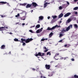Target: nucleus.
<instances>
[{"instance_id":"nucleus-1","label":"nucleus","mask_w":78,"mask_h":78,"mask_svg":"<svg viewBox=\"0 0 78 78\" xmlns=\"http://www.w3.org/2000/svg\"><path fill=\"white\" fill-rule=\"evenodd\" d=\"M33 39L32 38H28L27 39H26V41H25V42L27 43H29V42L32 41H33Z\"/></svg>"},{"instance_id":"nucleus-2","label":"nucleus","mask_w":78,"mask_h":78,"mask_svg":"<svg viewBox=\"0 0 78 78\" xmlns=\"http://www.w3.org/2000/svg\"><path fill=\"white\" fill-rule=\"evenodd\" d=\"M45 55L44 53H42L41 52H38V54H36L35 55L36 56H44Z\"/></svg>"},{"instance_id":"nucleus-3","label":"nucleus","mask_w":78,"mask_h":78,"mask_svg":"<svg viewBox=\"0 0 78 78\" xmlns=\"http://www.w3.org/2000/svg\"><path fill=\"white\" fill-rule=\"evenodd\" d=\"M59 55V53H56L55 55V56L54 57V58L55 60H58L59 58H58V55Z\"/></svg>"},{"instance_id":"nucleus-4","label":"nucleus","mask_w":78,"mask_h":78,"mask_svg":"<svg viewBox=\"0 0 78 78\" xmlns=\"http://www.w3.org/2000/svg\"><path fill=\"white\" fill-rule=\"evenodd\" d=\"M45 67L47 70H49L50 68V65L46 64L45 65Z\"/></svg>"},{"instance_id":"nucleus-5","label":"nucleus","mask_w":78,"mask_h":78,"mask_svg":"<svg viewBox=\"0 0 78 78\" xmlns=\"http://www.w3.org/2000/svg\"><path fill=\"white\" fill-rule=\"evenodd\" d=\"M55 29V27H53L51 28L48 27V28L47 29V30H48V31H51V30H53Z\"/></svg>"},{"instance_id":"nucleus-6","label":"nucleus","mask_w":78,"mask_h":78,"mask_svg":"<svg viewBox=\"0 0 78 78\" xmlns=\"http://www.w3.org/2000/svg\"><path fill=\"white\" fill-rule=\"evenodd\" d=\"M5 28H6V29H8V27H0V31H3V30H4Z\"/></svg>"},{"instance_id":"nucleus-7","label":"nucleus","mask_w":78,"mask_h":78,"mask_svg":"<svg viewBox=\"0 0 78 78\" xmlns=\"http://www.w3.org/2000/svg\"><path fill=\"white\" fill-rule=\"evenodd\" d=\"M0 3H2V4H6V3H7V5L8 6H10V5L9 4V3L6 2H0Z\"/></svg>"},{"instance_id":"nucleus-8","label":"nucleus","mask_w":78,"mask_h":78,"mask_svg":"<svg viewBox=\"0 0 78 78\" xmlns=\"http://www.w3.org/2000/svg\"><path fill=\"white\" fill-rule=\"evenodd\" d=\"M33 5L34 7H36L37 6V4L36 2H33L32 3V5Z\"/></svg>"},{"instance_id":"nucleus-9","label":"nucleus","mask_w":78,"mask_h":78,"mask_svg":"<svg viewBox=\"0 0 78 78\" xmlns=\"http://www.w3.org/2000/svg\"><path fill=\"white\" fill-rule=\"evenodd\" d=\"M71 14V13L70 12H68L66 14L64 15V17H68V16H69Z\"/></svg>"},{"instance_id":"nucleus-10","label":"nucleus","mask_w":78,"mask_h":78,"mask_svg":"<svg viewBox=\"0 0 78 78\" xmlns=\"http://www.w3.org/2000/svg\"><path fill=\"white\" fill-rule=\"evenodd\" d=\"M32 6V4H28L26 6V8H30Z\"/></svg>"},{"instance_id":"nucleus-11","label":"nucleus","mask_w":78,"mask_h":78,"mask_svg":"<svg viewBox=\"0 0 78 78\" xmlns=\"http://www.w3.org/2000/svg\"><path fill=\"white\" fill-rule=\"evenodd\" d=\"M44 19V16H40L39 17V20H42Z\"/></svg>"},{"instance_id":"nucleus-12","label":"nucleus","mask_w":78,"mask_h":78,"mask_svg":"<svg viewBox=\"0 0 78 78\" xmlns=\"http://www.w3.org/2000/svg\"><path fill=\"white\" fill-rule=\"evenodd\" d=\"M65 35V34L62 33H61V32H60L59 35V37H62V36H64Z\"/></svg>"},{"instance_id":"nucleus-13","label":"nucleus","mask_w":78,"mask_h":78,"mask_svg":"<svg viewBox=\"0 0 78 78\" xmlns=\"http://www.w3.org/2000/svg\"><path fill=\"white\" fill-rule=\"evenodd\" d=\"M57 20H56V19H53L51 20L50 23H54V22H56V21Z\"/></svg>"},{"instance_id":"nucleus-14","label":"nucleus","mask_w":78,"mask_h":78,"mask_svg":"<svg viewBox=\"0 0 78 78\" xmlns=\"http://www.w3.org/2000/svg\"><path fill=\"white\" fill-rule=\"evenodd\" d=\"M70 19H71V20H76V18L75 17H74L73 16H71L70 17Z\"/></svg>"},{"instance_id":"nucleus-15","label":"nucleus","mask_w":78,"mask_h":78,"mask_svg":"<svg viewBox=\"0 0 78 78\" xmlns=\"http://www.w3.org/2000/svg\"><path fill=\"white\" fill-rule=\"evenodd\" d=\"M66 32V30H65L64 28H63V29L60 32L61 33H65Z\"/></svg>"},{"instance_id":"nucleus-16","label":"nucleus","mask_w":78,"mask_h":78,"mask_svg":"<svg viewBox=\"0 0 78 78\" xmlns=\"http://www.w3.org/2000/svg\"><path fill=\"white\" fill-rule=\"evenodd\" d=\"M72 20V19L69 18V19H68L67 21H66V23H69L70 22H71Z\"/></svg>"},{"instance_id":"nucleus-17","label":"nucleus","mask_w":78,"mask_h":78,"mask_svg":"<svg viewBox=\"0 0 78 78\" xmlns=\"http://www.w3.org/2000/svg\"><path fill=\"white\" fill-rule=\"evenodd\" d=\"M1 49H5V45H2L1 47Z\"/></svg>"},{"instance_id":"nucleus-18","label":"nucleus","mask_w":78,"mask_h":78,"mask_svg":"<svg viewBox=\"0 0 78 78\" xmlns=\"http://www.w3.org/2000/svg\"><path fill=\"white\" fill-rule=\"evenodd\" d=\"M70 45L69 44H65L64 45V47H67V48H68V47H70Z\"/></svg>"},{"instance_id":"nucleus-19","label":"nucleus","mask_w":78,"mask_h":78,"mask_svg":"<svg viewBox=\"0 0 78 78\" xmlns=\"http://www.w3.org/2000/svg\"><path fill=\"white\" fill-rule=\"evenodd\" d=\"M64 16V14H63V13H61L60 14L59 16V18H61Z\"/></svg>"},{"instance_id":"nucleus-20","label":"nucleus","mask_w":78,"mask_h":78,"mask_svg":"<svg viewBox=\"0 0 78 78\" xmlns=\"http://www.w3.org/2000/svg\"><path fill=\"white\" fill-rule=\"evenodd\" d=\"M27 3H24L23 4H20V6H26Z\"/></svg>"},{"instance_id":"nucleus-21","label":"nucleus","mask_w":78,"mask_h":78,"mask_svg":"<svg viewBox=\"0 0 78 78\" xmlns=\"http://www.w3.org/2000/svg\"><path fill=\"white\" fill-rule=\"evenodd\" d=\"M21 40L22 41L21 43H22L23 42V41H24V42H25V41H26V39L23 38H21Z\"/></svg>"},{"instance_id":"nucleus-22","label":"nucleus","mask_w":78,"mask_h":78,"mask_svg":"<svg viewBox=\"0 0 78 78\" xmlns=\"http://www.w3.org/2000/svg\"><path fill=\"white\" fill-rule=\"evenodd\" d=\"M47 5H48V3L47 2L45 3L44 4V8H46V7H47Z\"/></svg>"},{"instance_id":"nucleus-23","label":"nucleus","mask_w":78,"mask_h":78,"mask_svg":"<svg viewBox=\"0 0 78 78\" xmlns=\"http://www.w3.org/2000/svg\"><path fill=\"white\" fill-rule=\"evenodd\" d=\"M53 75V74L51 73H49V74L48 76H51Z\"/></svg>"},{"instance_id":"nucleus-24","label":"nucleus","mask_w":78,"mask_h":78,"mask_svg":"<svg viewBox=\"0 0 78 78\" xmlns=\"http://www.w3.org/2000/svg\"><path fill=\"white\" fill-rule=\"evenodd\" d=\"M52 17H53V19H56V18H57V16H52Z\"/></svg>"},{"instance_id":"nucleus-25","label":"nucleus","mask_w":78,"mask_h":78,"mask_svg":"<svg viewBox=\"0 0 78 78\" xmlns=\"http://www.w3.org/2000/svg\"><path fill=\"white\" fill-rule=\"evenodd\" d=\"M40 27V25L38 24L36 26V28H39Z\"/></svg>"},{"instance_id":"nucleus-26","label":"nucleus","mask_w":78,"mask_h":78,"mask_svg":"<svg viewBox=\"0 0 78 78\" xmlns=\"http://www.w3.org/2000/svg\"><path fill=\"white\" fill-rule=\"evenodd\" d=\"M75 28H78V25L77 24H75L74 25Z\"/></svg>"},{"instance_id":"nucleus-27","label":"nucleus","mask_w":78,"mask_h":78,"mask_svg":"<svg viewBox=\"0 0 78 78\" xmlns=\"http://www.w3.org/2000/svg\"><path fill=\"white\" fill-rule=\"evenodd\" d=\"M53 33L51 32L49 34V37H51L52 36V35H53Z\"/></svg>"},{"instance_id":"nucleus-28","label":"nucleus","mask_w":78,"mask_h":78,"mask_svg":"<svg viewBox=\"0 0 78 78\" xmlns=\"http://www.w3.org/2000/svg\"><path fill=\"white\" fill-rule=\"evenodd\" d=\"M62 7L63 8H66L67 7V5L66 4H64L63 5Z\"/></svg>"},{"instance_id":"nucleus-29","label":"nucleus","mask_w":78,"mask_h":78,"mask_svg":"<svg viewBox=\"0 0 78 78\" xmlns=\"http://www.w3.org/2000/svg\"><path fill=\"white\" fill-rule=\"evenodd\" d=\"M56 27H58V28L59 27H61V26H58V25H56L54 26V28H55Z\"/></svg>"},{"instance_id":"nucleus-30","label":"nucleus","mask_w":78,"mask_h":78,"mask_svg":"<svg viewBox=\"0 0 78 78\" xmlns=\"http://www.w3.org/2000/svg\"><path fill=\"white\" fill-rule=\"evenodd\" d=\"M69 30H70V28H69V27H68L66 29V31H68Z\"/></svg>"},{"instance_id":"nucleus-31","label":"nucleus","mask_w":78,"mask_h":78,"mask_svg":"<svg viewBox=\"0 0 78 78\" xmlns=\"http://www.w3.org/2000/svg\"><path fill=\"white\" fill-rule=\"evenodd\" d=\"M49 55V56H50V55H51V53H50V52H48L47 53V55Z\"/></svg>"},{"instance_id":"nucleus-32","label":"nucleus","mask_w":78,"mask_h":78,"mask_svg":"<svg viewBox=\"0 0 78 78\" xmlns=\"http://www.w3.org/2000/svg\"><path fill=\"white\" fill-rule=\"evenodd\" d=\"M77 9H78V7H75L73 9L74 10H77Z\"/></svg>"},{"instance_id":"nucleus-33","label":"nucleus","mask_w":78,"mask_h":78,"mask_svg":"<svg viewBox=\"0 0 78 78\" xmlns=\"http://www.w3.org/2000/svg\"><path fill=\"white\" fill-rule=\"evenodd\" d=\"M14 41H15L16 42H17V41H19V40H18V39H16V38L14 39Z\"/></svg>"},{"instance_id":"nucleus-34","label":"nucleus","mask_w":78,"mask_h":78,"mask_svg":"<svg viewBox=\"0 0 78 78\" xmlns=\"http://www.w3.org/2000/svg\"><path fill=\"white\" fill-rule=\"evenodd\" d=\"M21 20H25V18L24 17H22V18H21Z\"/></svg>"},{"instance_id":"nucleus-35","label":"nucleus","mask_w":78,"mask_h":78,"mask_svg":"<svg viewBox=\"0 0 78 78\" xmlns=\"http://www.w3.org/2000/svg\"><path fill=\"white\" fill-rule=\"evenodd\" d=\"M43 28L42 27L41 28V29H39L38 30H39L40 32H42V30H43Z\"/></svg>"},{"instance_id":"nucleus-36","label":"nucleus","mask_w":78,"mask_h":78,"mask_svg":"<svg viewBox=\"0 0 78 78\" xmlns=\"http://www.w3.org/2000/svg\"><path fill=\"white\" fill-rule=\"evenodd\" d=\"M74 76L75 78H78V76L76 75H74Z\"/></svg>"},{"instance_id":"nucleus-37","label":"nucleus","mask_w":78,"mask_h":78,"mask_svg":"<svg viewBox=\"0 0 78 78\" xmlns=\"http://www.w3.org/2000/svg\"><path fill=\"white\" fill-rule=\"evenodd\" d=\"M68 27H69L70 29V28H72V24H71Z\"/></svg>"},{"instance_id":"nucleus-38","label":"nucleus","mask_w":78,"mask_h":78,"mask_svg":"<svg viewBox=\"0 0 78 78\" xmlns=\"http://www.w3.org/2000/svg\"><path fill=\"white\" fill-rule=\"evenodd\" d=\"M36 33L38 34L39 33H40V32L39 31V30H37L36 32Z\"/></svg>"},{"instance_id":"nucleus-39","label":"nucleus","mask_w":78,"mask_h":78,"mask_svg":"<svg viewBox=\"0 0 78 78\" xmlns=\"http://www.w3.org/2000/svg\"><path fill=\"white\" fill-rule=\"evenodd\" d=\"M20 16V14L19 13H18L17 14V15H16L15 17H19V16Z\"/></svg>"},{"instance_id":"nucleus-40","label":"nucleus","mask_w":78,"mask_h":78,"mask_svg":"<svg viewBox=\"0 0 78 78\" xmlns=\"http://www.w3.org/2000/svg\"><path fill=\"white\" fill-rule=\"evenodd\" d=\"M59 9L61 10L62 9V7L61 6H60L59 7Z\"/></svg>"},{"instance_id":"nucleus-41","label":"nucleus","mask_w":78,"mask_h":78,"mask_svg":"<svg viewBox=\"0 0 78 78\" xmlns=\"http://www.w3.org/2000/svg\"><path fill=\"white\" fill-rule=\"evenodd\" d=\"M48 49H46V50H44V52H47V51H48Z\"/></svg>"},{"instance_id":"nucleus-42","label":"nucleus","mask_w":78,"mask_h":78,"mask_svg":"<svg viewBox=\"0 0 78 78\" xmlns=\"http://www.w3.org/2000/svg\"><path fill=\"white\" fill-rule=\"evenodd\" d=\"M64 60L67 59H68V57H65L64 58Z\"/></svg>"},{"instance_id":"nucleus-43","label":"nucleus","mask_w":78,"mask_h":78,"mask_svg":"<svg viewBox=\"0 0 78 78\" xmlns=\"http://www.w3.org/2000/svg\"><path fill=\"white\" fill-rule=\"evenodd\" d=\"M22 43H23V45H26V43H25L24 42H23Z\"/></svg>"},{"instance_id":"nucleus-44","label":"nucleus","mask_w":78,"mask_h":78,"mask_svg":"<svg viewBox=\"0 0 78 78\" xmlns=\"http://www.w3.org/2000/svg\"><path fill=\"white\" fill-rule=\"evenodd\" d=\"M62 42V40H61L58 41V42Z\"/></svg>"},{"instance_id":"nucleus-45","label":"nucleus","mask_w":78,"mask_h":78,"mask_svg":"<svg viewBox=\"0 0 78 78\" xmlns=\"http://www.w3.org/2000/svg\"><path fill=\"white\" fill-rule=\"evenodd\" d=\"M29 31L30 32V33H33V32L32 30H29Z\"/></svg>"},{"instance_id":"nucleus-46","label":"nucleus","mask_w":78,"mask_h":78,"mask_svg":"<svg viewBox=\"0 0 78 78\" xmlns=\"http://www.w3.org/2000/svg\"><path fill=\"white\" fill-rule=\"evenodd\" d=\"M45 41V39H42L41 40V41Z\"/></svg>"},{"instance_id":"nucleus-47","label":"nucleus","mask_w":78,"mask_h":78,"mask_svg":"<svg viewBox=\"0 0 78 78\" xmlns=\"http://www.w3.org/2000/svg\"><path fill=\"white\" fill-rule=\"evenodd\" d=\"M71 61H75V59H74V58H72Z\"/></svg>"},{"instance_id":"nucleus-48","label":"nucleus","mask_w":78,"mask_h":78,"mask_svg":"<svg viewBox=\"0 0 78 78\" xmlns=\"http://www.w3.org/2000/svg\"><path fill=\"white\" fill-rule=\"evenodd\" d=\"M1 17H5V16H3V15H1Z\"/></svg>"},{"instance_id":"nucleus-49","label":"nucleus","mask_w":78,"mask_h":78,"mask_svg":"<svg viewBox=\"0 0 78 78\" xmlns=\"http://www.w3.org/2000/svg\"><path fill=\"white\" fill-rule=\"evenodd\" d=\"M32 69L33 70V71H34L36 70L34 68H32Z\"/></svg>"},{"instance_id":"nucleus-50","label":"nucleus","mask_w":78,"mask_h":78,"mask_svg":"<svg viewBox=\"0 0 78 78\" xmlns=\"http://www.w3.org/2000/svg\"><path fill=\"white\" fill-rule=\"evenodd\" d=\"M40 21H41V20H39L38 21L37 23H40Z\"/></svg>"},{"instance_id":"nucleus-51","label":"nucleus","mask_w":78,"mask_h":78,"mask_svg":"<svg viewBox=\"0 0 78 78\" xmlns=\"http://www.w3.org/2000/svg\"><path fill=\"white\" fill-rule=\"evenodd\" d=\"M77 1H78V0H74V2H76Z\"/></svg>"},{"instance_id":"nucleus-52","label":"nucleus","mask_w":78,"mask_h":78,"mask_svg":"<svg viewBox=\"0 0 78 78\" xmlns=\"http://www.w3.org/2000/svg\"><path fill=\"white\" fill-rule=\"evenodd\" d=\"M50 16H48V19H50Z\"/></svg>"},{"instance_id":"nucleus-53","label":"nucleus","mask_w":78,"mask_h":78,"mask_svg":"<svg viewBox=\"0 0 78 78\" xmlns=\"http://www.w3.org/2000/svg\"><path fill=\"white\" fill-rule=\"evenodd\" d=\"M78 14V12H75V14Z\"/></svg>"},{"instance_id":"nucleus-54","label":"nucleus","mask_w":78,"mask_h":78,"mask_svg":"<svg viewBox=\"0 0 78 78\" xmlns=\"http://www.w3.org/2000/svg\"><path fill=\"white\" fill-rule=\"evenodd\" d=\"M35 27V25H34L33 26H32L30 27V28H33V27Z\"/></svg>"},{"instance_id":"nucleus-55","label":"nucleus","mask_w":78,"mask_h":78,"mask_svg":"<svg viewBox=\"0 0 78 78\" xmlns=\"http://www.w3.org/2000/svg\"><path fill=\"white\" fill-rule=\"evenodd\" d=\"M44 48L45 49V50L46 49V47H44Z\"/></svg>"},{"instance_id":"nucleus-56","label":"nucleus","mask_w":78,"mask_h":78,"mask_svg":"<svg viewBox=\"0 0 78 78\" xmlns=\"http://www.w3.org/2000/svg\"><path fill=\"white\" fill-rule=\"evenodd\" d=\"M17 24H19V23H16V25H17Z\"/></svg>"},{"instance_id":"nucleus-57","label":"nucleus","mask_w":78,"mask_h":78,"mask_svg":"<svg viewBox=\"0 0 78 78\" xmlns=\"http://www.w3.org/2000/svg\"><path fill=\"white\" fill-rule=\"evenodd\" d=\"M67 4H68V5H69V2H67Z\"/></svg>"},{"instance_id":"nucleus-58","label":"nucleus","mask_w":78,"mask_h":78,"mask_svg":"<svg viewBox=\"0 0 78 78\" xmlns=\"http://www.w3.org/2000/svg\"><path fill=\"white\" fill-rule=\"evenodd\" d=\"M25 23H23L22 24V25H25Z\"/></svg>"},{"instance_id":"nucleus-59","label":"nucleus","mask_w":78,"mask_h":78,"mask_svg":"<svg viewBox=\"0 0 78 78\" xmlns=\"http://www.w3.org/2000/svg\"><path fill=\"white\" fill-rule=\"evenodd\" d=\"M9 54H11V51H9Z\"/></svg>"},{"instance_id":"nucleus-60","label":"nucleus","mask_w":78,"mask_h":78,"mask_svg":"<svg viewBox=\"0 0 78 78\" xmlns=\"http://www.w3.org/2000/svg\"><path fill=\"white\" fill-rule=\"evenodd\" d=\"M9 34H12V33H11V32H10V33H9Z\"/></svg>"},{"instance_id":"nucleus-61","label":"nucleus","mask_w":78,"mask_h":78,"mask_svg":"<svg viewBox=\"0 0 78 78\" xmlns=\"http://www.w3.org/2000/svg\"><path fill=\"white\" fill-rule=\"evenodd\" d=\"M45 40H46V41H47V40H48V38H46V39H44Z\"/></svg>"},{"instance_id":"nucleus-62","label":"nucleus","mask_w":78,"mask_h":78,"mask_svg":"<svg viewBox=\"0 0 78 78\" xmlns=\"http://www.w3.org/2000/svg\"><path fill=\"white\" fill-rule=\"evenodd\" d=\"M53 61H52L51 62H51H53Z\"/></svg>"},{"instance_id":"nucleus-63","label":"nucleus","mask_w":78,"mask_h":78,"mask_svg":"<svg viewBox=\"0 0 78 78\" xmlns=\"http://www.w3.org/2000/svg\"><path fill=\"white\" fill-rule=\"evenodd\" d=\"M42 77H42V76H40L41 78H42Z\"/></svg>"},{"instance_id":"nucleus-64","label":"nucleus","mask_w":78,"mask_h":78,"mask_svg":"<svg viewBox=\"0 0 78 78\" xmlns=\"http://www.w3.org/2000/svg\"><path fill=\"white\" fill-rule=\"evenodd\" d=\"M62 22V21H60V23H61Z\"/></svg>"}]
</instances>
